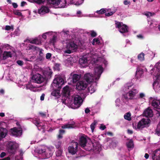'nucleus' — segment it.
<instances>
[{"mask_svg":"<svg viewBox=\"0 0 160 160\" xmlns=\"http://www.w3.org/2000/svg\"><path fill=\"white\" fill-rule=\"evenodd\" d=\"M103 72V68L101 66H99L95 68L94 75L90 73H86L84 75V79L88 83L92 82H96V81L99 80Z\"/></svg>","mask_w":160,"mask_h":160,"instance_id":"nucleus-1","label":"nucleus"},{"mask_svg":"<svg viewBox=\"0 0 160 160\" xmlns=\"http://www.w3.org/2000/svg\"><path fill=\"white\" fill-rule=\"evenodd\" d=\"M77 48V46L73 42H70L67 44L66 50L64 51L65 53L70 54L75 52Z\"/></svg>","mask_w":160,"mask_h":160,"instance_id":"nucleus-2","label":"nucleus"},{"mask_svg":"<svg viewBox=\"0 0 160 160\" xmlns=\"http://www.w3.org/2000/svg\"><path fill=\"white\" fill-rule=\"evenodd\" d=\"M18 144L15 142H8L7 150L8 152L12 154H14L18 147Z\"/></svg>","mask_w":160,"mask_h":160,"instance_id":"nucleus-3","label":"nucleus"},{"mask_svg":"<svg viewBox=\"0 0 160 160\" xmlns=\"http://www.w3.org/2000/svg\"><path fill=\"white\" fill-rule=\"evenodd\" d=\"M64 83L63 79L60 77L55 78L53 81V85L56 88L61 89L62 86Z\"/></svg>","mask_w":160,"mask_h":160,"instance_id":"nucleus-4","label":"nucleus"},{"mask_svg":"<svg viewBox=\"0 0 160 160\" xmlns=\"http://www.w3.org/2000/svg\"><path fill=\"white\" fill-rule=\"evenodd\" d=\"M151 73L158 78L160 76V63H156L155 67L151 71Z\"/></svg>","mask_w":160,"mask_h":160,"instance_id":"nucleus-5","label":"nucleus"},{"mask_svg":"<svg viewBox=\"0 0 160 160\" xmlns=\"http://www.w3.org/2000/svg\"><path fill=\"white\" fill-rule=\"evenodd\" d=\"M78 145L77 142H72V145L68 148L69 152L72 155L75 154L77 151Z\"/></svg>","mask_w":160,"mask_h":160,"instance_id":"nucleus-6","label":"nucleus"},{"mask_svg":"<svg viewBox=\"0 0 160 160\" xmlns=\"http://www.w3.org/2000/svg\"><path fill=\"white\" fill-rule=\"evenodd\" d=\"M83 102L82 98L78 95L75 96L74 98V104L76 108H78L81 105Z\"/></svg>","mask_w":160,"mask_h":160,"instance_id":"nucleus-7","label":"nucleus"},{"mask_svg":"<svg viewBox=\"0 0 160 160\" xmlns=\"http://www.w3.org/2000/svg\"><path fill=\"white\" fill-rule=\"evenodd\" d=\"M32 80L34 81V82L37 83H41L43 82L44 77L39 74L37 73L34 75L32 77Z\"/></svg>","mask_w":160,"mask_h":160,"instance_id":"nucleus-8","label":"nucleus"},{"mask_svg":"<svg viewBox=\"0 0 160 160\" xmlns=\"http://www.w3.org/2000/svg\"><path fill=\"white\" fill-rule=\"evenodd\" d=\"M20 129H18L16 127L10 129V132L12 135L15 137H18L21 136L22 133V129L19 128Z\"/></svg>","mask_w":160,"mask_h":160,"instance_id":"nucleus-9","label":"nucleus"},{"mask_svg":"<svg viewBox=\"0 0 160 160\" xmlns=\"http://www.w3.org/2000/svg\"><path fill=\"white\" fill-rule=\"evenodd\" d=\"M87 87V84L83 81H80L78 82L76 85V89L78 91L85 89Z\"/></svg>","mask_w":160,"mask_h":160,"instance_id":"nucleus-10","label":"nucleus"},{"mask_svg":"<svg viewBox=\"0 0 160 160\" xmlns=\"http://www.w3.org/2000/svg\"><path fill=\"white\" fill-rule=\"evenodd\" d=\"M52 70L50 68L45 70L43 72V74L44 76V80H47L50 79L52 76Z\"/></svg>","mask_w":160,"mask_h":160,"instance_id":"nucleus-11","label":"nucleus"},{"mask_svg":"<svg viewBox=\"0 0 160 160\" xmlns=\"http://www.w3.org/2000/svg\"><path fill=\"white\" fill-rule=\"evenodd\" d=\"M81 77V74H77L71 73L70 76V78L72 79L71 81H72L73 83H75L79 80Z\"/></svg>","mask_w":160,"mask_h":160,"instance_id":"nucleus-12","label":"nucleus"},{"mask_svg":"<svg viewBox=\"0 0 160 160\" xmlns=\"http://www.w3.org/2000/svg\"><path fill=\"white\" fill-rule=\"evenodd\" d=\"M138 91L136 89L133 88L128 92L129 94V98L130 99H132L138 93Z\"/></svg>","mask_w":160,"mask_h":160,"instance_id":"nucleus-13","label":"nucleus"},{"mask_svg":"<svg viewBox=\"0 0 160 160\" xmlns=\"http://www.w3.org/2000/svg\"><path fill=\"white\" fill-rule=\"evenodd\" d=\"M49 11V8L45 6H42L41 8L38 9V12L40 14H43L45 13L48 12Z\"/></svg>","mask_w":160,"mask_h":160,"instance_id":"nucleus-14","label":"nucleus"},{"mask_svg":"<svg viewBox=\"0 0 160 160\" xmlns=\"http://www.w3.org/2000/svg\"><path fill=\"white\" fill-rule=\"evenodd\" d=\"M27 41H28V42L33 44L39 45L41 44V40L37 38H36L32 40L31 39H27L26 41L24 42H25Z\"/></svg>","mask_w":160,"mask_h":160,"instance_id":"nucleus-15","label":"nucleus"},{"mask_svg":"<svg viewBox=\"0 0 160 160\" xmlns=\"http://www.w3.org/2000/svg\"><path fill=\"white\" fill-rule=\"evenodd\" d=\"M152 105L154 108L158 109H160V99H154L152 102Z\"/></svg>","mask_w":160,"mask_h":160,"instance_id":"nucleus-16","label":"nucleus"},{"mask_svg":"<svg viewBox=\"0 0 160 160\" xmlns=\"http://www.w3.org/2000/svg\"><path fill=\"white\" fill-rule=\"evenodd\" d=\"M87 140L84 137L81 136L79 138V144L82 148H84L86 146Z\"/></svg>","mask_w":160,"mask_h":160,"instance_id":"nucleus-17","label":"nucleus"},{"mask_svg":"<svg viewBox=\"0 0 160 160\" xmlns=\"http://www.w3.org/2000/svg\"><path fill=\"white\" fill-rule=\"evenodd\" d=\"M144 116L146 117H151L152 116V109L148 108L146 109L143 113Z\"/></svg>","mask_w":160,"mask_h":160,"instance_id":"nucleus-18","label":"nucleus"},{"mask_svg":"<svg viewBox=\"0 0 160 160\" xmlns=\"http://www.w3.org/2000/svg\"><path fill=\"white\" fill-rule=\"evenodd\" d=\"M62 0H47V3L58 6L60 4Z\"/></svg>","mask_w":160,"mask_h":160,"instance_id":"nucleus-19","label":"nucleus"},{"mask_svg":"<svg viewBox=\"0 0 160 160\" xmlns=\"http://www.w3.org/2000/svg\"><path fill=\"white\" fill-rule=\"evenodd\" d=\"M7 132V130L6 128H0V140L6 136Z\"/></svg>","mask_w":160,"mask_h":160,"instance_id":"nucleus-20","label":"nucleus"},{"mask_svg":"<svg viewBox=\"0 0 160 160\" xmlns=\"http://www.w3.org/2000/svg\"><path fill=\"white\" fill-rule=\"evenodd\" d=\"M62 92L64 96L68 97L70 95V90L69 87L66 86L63 89Z\"/></svg>","mask_w":160,"mask_h":160,"instance_id":"nucleus-21","label":"nucleus"},{"mask_svg":"<svg viewBox=\"0 0 160 160\" xmlns=\"http://www.w3.org/2000/svg\"><path fill=\"white\" fill-rule=\"evenodd\" d=\"M143 73V69L141 68H138L137 69L136 72L135 77L137 79L140 78Z\"/></svg>","mask_w":160,"mask_h":160,"instance_id":"nucleus-22","label":"nucleus"},{"mask_svg":"<svg viewBox=\"0 0 160 160\" xmlns=\"http://www.w3.org/2000/svg\"><path fill=\"white\" fill-rule=\"evenodd\" d=\"M30 121H31L32 123L36 126L37 128L39 129V128L41 126L40 125L41 123L39 119H38L36 118H30Z\"/></svg>","mask_w":160,"mask_h":160,"instance_id":"nucleus-23","label":"nucleus"},{"mask_svg":"<svg viewBox=\"0 0 160 160\" xmlns=\"http://www.w3.org/2000/svg\"><path fill=\"white\" fill-rule=\"evenodd\" d=\"M60 89H59L58 88H56L54 90L51 92V95L52 96L56 97L57 98H59L60 95Z\"/></svg>","mask_w":160,"mask_h":160,"instance_id":"nucleus-24","label":"nucleus"},{"mask_svg":"<svg viewBox=\"0 0 160 160\" xmlns=\"http://www.w3.org/2000/svg\"><path fill=\"white\" fill-rule=\"evenodd\" d=\"M128 29L127 25L122 24V26L119 29V31L121 33H125L128 32Z\"/></svg>","mask_w":160,"mask_h":160,"instance_id":"nucleus-25","label":"nucleus"},{"mask_svg":"<svg viewBox=\"0 0 160 160\" xmlns=\"http://www.w3.org/2000/svg\"><path fill=\"white\" fill-rule=\"evenodd\" d=\"M153 89L157 92L160 91V84L157 81H154L153 84Z\"/></svg>","mask_w":160,"mask_h":160,"instance_id":"nucleus-26","label":"nucleus"},{"mask_svg":"<svg viewBox=\"0 0 160 160\" xmlns=\"http://www.w3.org/2000/svg\"><path fill=\"white\" fill-rule=\"evenodd\" d=\"M39 50V53L38 59L40 61H43L44 59V54L42 52L43 50L42 49L38 48Z\"/></svg>","mask_w":160,"mask_h":160,"instance_id":"nucleus-27","label":"nucleus"},{"mask_svg":"<svg viewBox=\"0 0 160 160\" xmlns=\"http://www.w3.org/2000/svg\"><path fill=\"white\" fill-rule=\"evenodd\" d=\"M11 53L10 52H4L3 54V59H6L7 58L9 57H11Z\"/></svg>","mask_w":160,"mask_h":160,"instance_id":"nucleus-28","label":"nucleus"},{"mask_svg":"<svg viewBox=\"0 0 160 160\" xmlns=\"http://www.w3.org/2000/svg\"><path fill=\"white\" fill-rule=\"evenodd\" d=\"M87 58L85 57H82L79 59V62L81 65L87 63Z\"/></svg>","mask_w":160,"mask_h":160,"instance_id":"nucleus-29","label":"nucleus"},{"mask_svg":"<svg viewBox=\"0 0 160 160\" xmlns=\"http://www.w3.org/2000/svg\"><path fill=\"white\" fill-rule=\"evenodd\" d=\"M126 146L128 148H133L134 144L132 139H130L129 141L126 143Z\"/></svg>","mask_w":160,"mask_h":160,"instance_id":"nucleus-30","label":"nucleus"},{"mask_svg":"<svg viewBox=\"0 0 160 160\" xmlns=\"http://www.w3.org/2000/svg\"><path fill=\"white\" fill-rule=\"evenodd\" d=\"M153 160H160V152L156 153L152 157Z\"/></svg>","mask_w":160,"mask_h":160,"instance_id":"nucleus-31","label":"nucleus"},{"mask_svg":"<svg viewBox=\"0 0 160 160\" xmlns=\"http://www.w3.org/2000/svg\"><path fill=\"white\" fill-rule=\"evenodd\" d=\"M37 48L38 49L39 48H38L37 47H36L34 45L29 44V45L27 47V50L29 51L31 50H32L33 51H35L37 50Z\"/></svg>","mask_w":160,"mask_h":160,"instance_id":"nucleus-32","label":"nucleus"},{"mask_svg":"<svg viewBox=\"0 0 160 160\" xmlns=\"http://www.w3.org/2000/svg\"><path fill=\"white\" fill-rule=\"evenodd\" d=\"M131 114L130 112L127 113L124 115V116L125 119L129 121L131 120Z\"/></svg>","mask_w":160,"mask_h":160,"instance_id":"nucleus-33","label":"nucleus"},{"mask_svg":"<svg viewBox=\"0 0 160 160\" xmlns=\"http://www.w3.org/2000/svg\"><path fill=\"white\" fill-rule=\"evenodd\" d=\"M145 54L143 52H141L139 54L138 56V59L141 61H142L144 60V57Z\"/></svg>","mask_w":160,"mask_h":160,"instance_id":"nucleus-34","label":"nucleus"},{"mask_svg":"<svg viewBox=\"0 0 160 160\" xmlns=\"http://www.w3.org/2000/svg\"><path fill=\"white\" fill-rule=\"evenodd\" d=\"M111 9H107V12H109L108 13H105V15L107 17H109L110 16H111L113 14V13H114L115 12V11H113L111 12L110 11Z\"/></svg>","mask_w":160,"mask_h":160,"instance_id":"nucleus-35","label":"nucleus"},{"mask_svg":"<svg viewBox=\"0 0 160 160\" xmlns=\"http://www.w3.org/2000/svg\"><path fill=\"white\" fill-rule=\"evenodd\" d=\"M61 143L62 142L60 141H57L55 142V145L57 148L60 149Z\"/></svg>","mask_w":160,"mask_h":160,"instance_id":"nucleus-36","label":"nucleus"},{"mask_svg":"<svg viewBox=\"0 0 160 160\" xmlns=\"http://www.w3.org/2000/svg\"><path fill=\"white\" fill-rule=\"evenodd\" d=\"M106 12V9L104 8L101 9L100 10L97 11L96 13L98 14H102L105 13Z\"/></svg>","mask_w":160,"mask_h":160,"instance_id":"nucleus-37","label":"nucleus"},{"mask_svg":"<svg viewBox=\"0 0 160 160\" xmlns=\"http://www.w3.org/2000/svg\"><path fill=\"white\" fill-rule=\"evenodd\" d=\"M88 90L89 92L91 93H92L94 92L95 91V88H94L93 86H90L88 88Z\"/></svg>","mask_w":160,"mask_h":160,"instance_id":"nucleus-38","label":"nucleus"},{"mask_svg":"<svg viewBox=\"0 0 160 160\" xmlns=\"http://www.w3.org/2000/svg\"><path fill=\"white\" fill-rule=\"evenodd\" d=\"M95 43L96 44H99L100 43V41L98 38H95L93 39L92 42V44L94 45Z\"/></svg>","mask_w":160,"mask_h":160,"instance_id":"nucleus-39","label":"nucleus"},{"mask_svg":"<svg viewBox=\"0 0 160 160\" xmlns=\"http://www.w3.org/2000/svg\"><path fill=\"white\" fill-rule=\"evenodd\" d=\"M97 122L94 121L90 125V127L92 130V132H93L95 128V126L96 125Z\"/></svg>","mask_w":160,"mask_h":160,"instance_id":"nucleus-40","label":"nucleus"},{"mask_svg":"<svg viewBox=\"0 0 160 160\" xmlns=\"http://www.w3.org/2000/svg\"><path fill=\"white\" fill-rule=\"evenodd\" d=\"M62 128L63 129L67 128H72V125L71 124H66L62 127Z\"/></svg>","mask_w":160,"mask_h":160,"instance_id":"nucleus-41","label":"nucleus"},{"mask_svg":"<svg viewBox=\"0 0 160 160\" xmlns=\"http://www.w3.org/2000/svg\"><path fill=\"white\" fill-rule=\"evenodd\" d=\"M122 24H123L121 22H117L115 23V24L116 25V28H118L119 29V28L122 27Z\"/></svg>","mask_w":160,"mask_h":160,"instance_id":"nucleus-42","label":"nucleus"},{"mask_svg":"<svg viewBox=\"0 0 160 160\" xmlns=\"http://www.w3.org/2000/svg\"><path fill=\"white\" fill-rule=\"evenodd\" d=\"M141 120L144 126L148 125L149 122L148 119L146 120L144 118H143Z\"/></svg>","mask_w":160,"mask_h":160,"instance_id":"nucleus-43","label":"nucleus"},{"mask_svg":"<svg viewBox=\"0 0 160 160\" xmlns=\"http://www.w3.org/2000/svg\"><path fill=\"white\" fill-rule=\"evenodd\" d=\"M144 126V125L142 123L141 120L138 123L137 125V128H143Z\"/></svg>","mask_w":160,"mask_h":160,"instance_id":"nucleus-44","label":"nucleus"},{"mask_svg":"<svg viewBox=\"0 0 160 160\" xmlns=\"http://www.w3.org/2000/svg\"><path fill=\"white\" fill-rule=\"evenodd\" d=\"M15 14L18 16H21L22 15V13L19 12V10H16L14 12Z\"/></svg>","mask_w":160,"mask_h":160,"instance_id":"nucleus-45","label":"nucleus"},{"mask_svg":"<svg viewBox=\"0 0 160 160\" xmlns=\"http://www.w3.org/2000/svg\"><path fill=\"white\" fill-rule=\"evenodd\" d=\"M56 39L57 37L55 35L53 36L52 38L51 39V42L53 43H54L56 42Z\"/></svg>","mask_w":160,"mask_h":160,"instance_id":"nucleus-46","label":"nucleus"},{"mask_svg":"<svg viewBox=\"0 0 160 160\" xmlns=\"http://www.w3.org/2000/svg\"><path fill=\"white\" fill-rule=\"evenodd\" d=\"M34 2L38 4H40L43 3L45 0H34Z\"/></svg>","mask_w":160,"mask_h":160,"instance_id":"nucleus-47","label":"nucleus"},{"mask_svg":"<svg viewBox=\"0 0 160 160\" xmlns=\"http://www.w3.org/2000/svg\"><path fill=\"white\" fill-rule=\"evenodd\" d=\"M160 128V122L159 123V124H158L157 126V128L156 129V132L157 133V134H159L160 133V130H159V128Z\"/></svg>","mask_w":160,"mask_h":160,"instance_id":"nucleus-48","label":"nucleus"},{"mask_svg":"<svg viewBox=\"0 0 160 160\" xmlns=\"http://www.w3.org/2000/svg\"><path fill=\"white\" fill-rule=\"evenodd\" d=\"M128 96H129V94H128V92L126 94H124L123 95V97L125 99L128 100H130Z\"/></svg>","mask_w":160,"mask_h":160,"instance_id":"nucleus-49","label":"nucleus"},{"mask_svg":"<svg viewBox=\"0 0 160 160\" xmlns=\"http://www.w3.org/2000/svg\"><path fill=\"white\" fill-rule=\"evenodd\" d=\"M91 32V36L92 37H94L97 36V34L95 31H92Z\"/></svg>","mask_w":160,"mask_h":160,"instance_id":"nucleus-50","label":"nucleus"},{"mask_svg":"<svg viewBox=\"0 0 160 160\" xmlns=\"http://www.w3.org/2000/svg\"><path fill=\"white\" fill-rule=\"evenodd\" d=\"M26 88L27 89L32 90L33 88V86L32 84H28L27 85Z\"/></svg>","mask_w":160,"mask_h":160,"instance_id":"nucleus-51","label":"nucleus"},{"mask_svg":"<svg viewBox=\"0 0 160 160\" xmlns=\"http://www.w3.org/2000/svg\"><path fill=\"white\" fill-rule=\"evenodd\" d=\"M17 63L20 66H22L23 64V62L21 60H18L17 61Z\"/></svg>","mask_w":160,"mask_h":160,"instance_id":"nucleus-52","label":"nucleus"},{"mask_svg":"<svg viewBox=\"0 0 160 160\" xmlns=\"http://www.w3.org/2000/svg\"><path fill=\"white\" fill-rule=\"evenodd\" d=\"M38 152L39 154L43 153L45 152V150L44 149H40L38 150Z\"/></svg>","mask_w":160,"mask_h":160,"instance_id":"nucleus-53","label":"nucleus"},{"mask_svg":"<svg viewBox=\"0 0 160 160\" xmlns=\"http://www.w3.org/2000/svg\"><path fill=\"white\" fill-rule=\"evenodd\" d=\"M13 28V27L7 25L6 26L5 29L6 30H9Z\"/></svg>","mask_w":160,"mask_h":160,"instance_id":"nucleus-54","label":"nucleus"},{"mask_svg":"<svg viewBox=\"0 0 160 160\" xmlns=\"http://www.w3.org/2000/svg\"><path fill=\"white\" fill-rule=\"evenodd\" d=\"M39 113L42 117H45L46 116V114L45 113H44L42 112H39Z\"/></svg>","mask_w":160,"mask_h":160,"instance_id":"nucleus-55","label":"nucleus"},{"mask_svg":"<svg viewBox=\"0 0 160 160\" xmlns=\"http://www.w3.org/2000/svg\"><path fill=\"white\" fill-rule=\"evenodd\" d=\"M51 53H47L46 55V58L47 59H49L51 57Z\"/></svg>","mask_w":160,"mask_h":160,"instance_id":"nucleus-56","label":"nucleus"},{"mask_svg":"<svg viewBox=\"0 0 160 160\" xmlns=\"http://www.w3.org/2000/svg\"><path fill=\"white\" fill-rule=\"evenodd\" d=\"M106 128L105 126L103 125V124H101L100 127V128L102 130H104Z\"/></svg>","mask_w":160,"mask_h":160,"instance_id":"nucleus-57","label":"nucleus"},{"mask_svg":"<svg viewBox=\"0 0 160 160\" xmlns=\"http://www.w3.org/2000/svg\"><path fill=\"white\" fill-rule=\"evenodd\" d=\"M123 3L125 5H127L128 4H130V2L129 1L126 0L124 1Z\"/></svg>","mask_w":160,"mask_h":160,"instance_id":"nucleus-58","label":"nucleus"},{"mask_svg":"<svg viewBox=\"0 0 160 160\" xmlns=\"http://www.w3.org/2000/svg\"><path fill=\"white\" fill-rule=\"evenodd\" d=\"M49 33V32H46V33H43L42 35V38L44 39H46L47 38V36H46V34H48V33Z\"/></svg>","mask_w":160,"mask_h":160,"instance_id":"nucleus-59","label":"nucleus"},{"mask_svg":"<svg viewBox=\"0 0 160 160\" xmlns=\"http://www.w3.org/2000/svg\"><path fill=\"white\" fill-rule=\"evenodd\" d=\"M57 152L58 153L56 154L57 156H59L61 155L62 153V151L61 150H60V149H59Z\"/></svg>","mask_w":160,"mask_h":160,"instance_id":"nucleus-60","label":"nucleus"},{"mask_svg":"<svg viewBox=\"0 0 160 160\" xmlns=\"http://www.w3.org/2000/svg\"><path fill=\"white\" fill-rule=\"evenodd\" d=\"M68 2L70 4H75L76 3V1H74V0H70Z\"/></svg>","mask_w":160,"mask_h":160,"instance_id":"nucleus-61","label":"nucleus"},{"mask_svg":"<svg viewBox=\"0 0 160 160\" xmlns=\"http://www.w3.org/2000/svg\"><path fill=\"white\" fill-rule=\"evenodd\" d=\"M12 5L13 6V7L14 8H17L18 7V5L16 3H15V2H12Z\"/></svg>","mask_w":160,"mask_h":160,"instance_id":"nucleus-62","label":"nucleus"},{"mask_svg":"<svg viewBox=\"0 0 160 160\" xmlns=\"http://www.w3.org/2000/svg\"><path fill=\"white\" fill-rule=\"evenodd\" d=\"M65 3H62V5H60L59 7L61 8H63L65 7L66 6V2L65 0H64Z\"/></svg>","mask_w":160,"mask_h":160,"instance_id":"nucleus-63","label":"nucleus"},{"mask_svg":"<svg viewBox=\"0 0 160 160\" xmlns=\"http://www.w3.org/2000/svg\"><path fill=\"white\" fill-rule=\"evenodd\" d=\"M45 94L44 93H42L41 97H40V100L41 101H43L44 100V97H45Z\"/></svg>","mask_w":160,"mask_h":160,"instance_id":"nucleus-64","label":"nucleus"}]
</instances>
